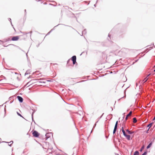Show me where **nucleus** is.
Here are the masks:
<instances>
[{"label": "nucleus", "mask_w": 155, "mask_h": 155, "mask_svg": "<svg viewBox=\"0 0 155 155\" xmlns=\"http://www.w3.org/2000/svg\"><path fill=\"white\" fill-rule=\"evenodd\" d=\"M155 120V117H154V118L153 119V120Z\"/></svg>", "instance_id": "28"}, {"label": "nucleus", "mask_w": 155, "mask_h": 155, "mask_svg": "<svg viewBox=\"0 0 155 155\" xmlns=\"http://www.w3.org/2000/svg\"><path fill=\"white\" fill-rule=\"evenodd\" d=\"M103 114H102V115H101V116H103Z\"/></svg>", "instance_id": "29"}, {"label": "nucleus", "mask_w": 155, "mask_h": 155, "mask_svg": "<svg viewBox=\"0 0 155 155\" xmlns=\"http://www.w3.org/2000/svg\"><path fill=\"white\" fill-rule=\"evenodd\" d=\"M49 144L48 142H45L43 143V148L47 150L48 148H49Z\"/></svg>", "instance_id": "1"}, {"label": "nucleus", "mask_w": 155, "mask_h": 155, "mask_svg": "<svg viewBox=\"0 0 155 155\" xmlns=\"http://www.w3.org/2000/svg\"><path fill=\"white\" fill-rule=\"evenodd\" d=\"M17 98H18V100L20 102H23V98H22V97H21L19 96H17Z\"/></svg>", "instance_id": "9"}, {"label": "nucleus", "mask_w": 155, "mask_h": 155, "mask_svg": "<svg viewBox=\"0 0 155 155\" xmlns=\"http://www.w3.org/2000/svg\"><path fill=\"white\" fill-rule=\"evenodd\" d=\"M132 111H130V112L127 114L126 115H125V114H127L126 113H124V116H131L132 114Z\"/></svg>", "instance_id": "8"}, {"label": "nucleus", "mask_w": 155, "mask_h": 155, "mask_svg": "<svg viewBox=\"0 0 155 155\" xmlns=\"http://www.w3.org/2000/svg\"><path fill=\"white\" fill-rule=\"evenodd\" d=\"M149 129H148L146 131V133L147 134H148L149 133Z\"/></svg>", "instance_id": "24"}, {"label": "nucleus", "mask_w": 155, "mask_h": 155, "mask_svg": "<svg viewBox=\"0 0 155 155\" xmlns=\"http://www.w3.org/2000/svg\"><path fill=\"white\" fill-rule=\"evenodd\" d=\"M117 127L114 126V130H113V133L114 134L115 133L116 131L117 130Z\"/></svg>", "instance_id": "14"}, {"label": "nucleus", "mask_w": 155, "mask_h": 155, "mask_svg": "<svg viewBox=\"0 0 155 155\" xmlns=\"http://www.w3.org/2000/svg\"><path fill=\"white\" fill-rule=\"evenodd\" d=\"M117 124H118V121H117L116 123L115 124V126L117 127Z\"/></svg>", "instance_id": "22"}, {"label": "nucleus", "mask_w": 155, "mask_h": 155, "mask_svg": "<svg viewBox=\"0 0 155 155\" xmlns=\"http://www.w3.org/2000/svg\"><path fill=\"white\" fill-rule=\"evenodd\" d=\"M155 67V66H154V67Z\"/></svg>", "instance_id": "34"}, {"label": "nucleus", "mask_w": 155, "mask_h": 155, "mask_svg": "<svg viewBox=\"0 0 155 155\" xmlns=\"http://www.w3.org/2000/svg\"><path fill=\"white\" fill-rule=\"evenodd\" d=\"M52 133H47L45 134V138L46 140H47L48 138H49L50 137L51 135H52Z\"/></svg>", "instance_id": "4"}, {"label": "nucleus", "mask_w": 155, "mask_h": 155, "mask_svg": "<svg viewBox=\"0 0 155 155\" xmlns=\"http://www.w3.org/2000/svg\"><path fill=\"white\" fill-rule=\"evenodd\" d=\"M122 131L123 133V135L126 133L125 131H124L123 127H122L121 128Z\"/></svg>", "instance_id": "17"}, {"label": "nucleus", "mask_w": 155, "mask_h": 155, "mask_svg": "<svg viewBox=\"0 0 155 155\" xmlns=\"http://www.w3.org/2000/svg\"><path fill=\"white\" fill-rule=\"evenodd\" d=\"M53 149V148L52 147L49 145V148H48L47 150L50 153L52 151V150Z\"/></svg>", "instance_id": "7"}, {"label": "nucleus", "mask_w": 155, "mask_h": 155, "mask_svg": "<svg viewBox=\"0 0 155 155\" xmlns=\"http://www.w3.org/2000/svg\"><path fill=\"white\" fill-rule=\"evenodd\" d=\"M121 117H120L119 119H120L121 118Z\"/></svg>", "instance_id": "30"}, {"label": "nucleus", "mask_w": 155, "mask_h": 155, "mask_svg": "<svg viewBox=\"0 0 155 155\" xmlns=\"http://www.w3.org/2000/svg\"><path fill=\"white\" fill-rule=\"evenodd\" d=\"M23 118H24V117H22Z\"/></svg>", "instance_id": "33"}, {"label": "nucleus", "mask_w": 155, "mask_h": 155, "mask_svg": "<svg viewBox=\"0 0 155 155\" xmlns=\"http://www.w3.org/2000/svg\"><path fill=\"white\" fill-rule=\"evenodd\" d=\"M92 130L91 131V132H92Z\"/></svg>", "instance_id": "31"}, {"label": "nucleus", "mask_w": 155, "mask_h": 155, "mask_svg": "<svg viewBox=\"0 0 155 155\" xmlns=\"http://www.w3.org/2000/svg\"><path fill=\"white\" fill-rule=\"evenodd\" d=\"M137 122V120L135 117H134L133 118V122L134 123H135Z\"/></svg>", "instance_id": "16"}, {"label": "nucleus", "mask_w": 155, "mask_h": 155, "mask_svg": "<svg viewBox=\"0 0 155 155\" xmlns=\"http://www.w3.org/2000/svg\"><path fill=\"white\" fill-rule=\"evenodd\" d=\"M8 145L10 147H11V145L13 143V141H11L10 142H8Z\"/></svg>", "instance_id": "18"}, {"label": "nucleus", "mask_w": 155, "mask_h": 155, "mask_svg": "<svg viewBox=\"0 0 155 155\" xmlns=\"http://www.w3.org/2000/svg\"><path fill=\"white\" fill-rule=\"evenodd\" d=\"M33 136L36 137H39V133L36 130H34L32 133Z\"/></svg>", "instance_id": "2"}, {"label": "nucleus", "mask_w": 155, "mask_h": 155, "mask_svg": "<svg viewBox=\"0 0 155 155\" xmlns=\"http://www.w3.org/2000/svg\"><path fill=\"white\" fill-rule=\"evenodd\" d=\"M124 117H122L121 119H122V120L124 119Z\"/></svg>", "instance_id": "26"}, {"label": "nucleus", "mask_w": 155, "mask_h": 155, "mask_svg": "<svg viewBox=\"0 0 155 155\" xmlns=\"http://www.w3.org/2000/svg\"><path fill=\"white\" fill-rule=\"evenodd\" d=\"M128 117H125V120H124L123 122H124V121H126L127 120Z\"/></svg>", "instance_id": "21"}, {"label": "nucleus", "mask_w": 155, "mask_h": 155, "mask_svg": "<svg viewBox=\"0 0 155 155\" xmlns=\"http://www.w3.org/2000/svg\"><path fill=\"white\" fill-rule=\"evenodd\" d=\"M19 38V36H15L13 37L12 38V40L13 41H18Z\"/></svg>", "instance_id": "3"}, {"label": "nucleus", "mask_w": 155, "mask_h": 155, "mask_svg": "<svg viewBox=\"0 0 155 155\" xmlns=\"http://www.w3.org/2000/svg\"><path fill=\"white\" fill-rule=\"evenodd\" d=\"M76 57L75 56H74L72 57V61L73 64H75L76 62Z\"/></svg>", "instance_id": "5"}, {"label": "nucleus", "mask_w": 155, "mask_h": 155, "mask_svg": "<svg viewBox=\"0 0 155 155\" xmlns=\"http://www.w3.org/2000/svg\"><path fill=\"white\" fill-rule=\"evenodd\" d=\"M126 131L129 134H132L134 133V131H131L129 130L128 129L126 130Z\"/></svg>", "instance_id": "10"}, {"label": "nucleus", "mask_w": 155, "mask_h": 155, "mask_svg": "<svg viewBox=\"0 0 155 155\" xmlns=\"http://www.w3.org/2000/svg\"><path fill=\"white\" fill-rule=\"evenodd\" d=\"M18 115L20 116H22L21 115V114H20L19 113H18V112H17Z\"/></svg>", "instance_id": "23"}, {"label": "nucleus", "mask_w": 155, "mask_h": 155, "mask_svg": "<svg viewBox=\"0 0 155 155\" xmlns=\"http://www.w3.org/2000/svg\"><path fill=\"white\" fill-rule=\"evenodd\" d=\"M97 122H98V121H97L96 122V123L94 124V126L93 127H94L96 126V123H97Z\"/></svg>", "instance_id": "25"}, {"label": "nucleus", "mask_w": 155, "mask_h": 155, "mask_svg": "<svg viewBox=\"0 0 155 155\" xmlns=\"http://www.w3.org/2000/svg\"><path fill=\"white\" fill-rule=\"evenodd\" d=\"M147 153V151H146L144 152L142 154V155H146Z\"/></svg>", "instance_id": "20"}, {"label": "nucleus", "mask_w": 155, "mask_h": 155, "mask_svg": "<svg viewBox=\"0 0 155 155\" xmlns=\"http://www.w3.org/2000/svg\"><path fill=\"white\" fill-rule=\"evenodd\" d=\"M153 123L152 122V123H150V124H148L147 126V127H149V128L148 129H150V128L152 126L153 124Z\"/></svg>", "instance_id": "13"}, {"label": "nucleus", "mask_w": 155, "mask_h": 155, "mask_svg": "<svg viewBox=\"0 0 155 155\" xmlns=\"http://www.w3.org/2000/svg\"><path fill=\"white\" fill-rule=\"evenodd\" d=\"M144 145L141 148L140 151V152H142L143 150L144 149Z\"/></svg>", "instance_id": "19"}, {"label": "nucleus", "mask_w": 155, "mask_h": 155, "mask_svg": "<svg viewBox=\"0 0 155 155\" xmlns=\"http://www.w3.org/2000/svg\"><path fill=\"white\" fill-rule=\"evenodd\" d=\"M139 154V152L138 151H136L134 152L133 155H138Z\"/></svg>", "instance_id": "15"}, {"label": "nucleus", "mask_w": 155, "mask_h": 155, "mask_svg": "<svg viewBox=\"0 0 155 155\" xmlns=\"http://www.w3.org/2000/svg\"><path fill=\"white\" fill-rule=\"evenodd\" d=\"M150 74H148L147 76L144 79L143 81L144 82H146L147 80L148 79V78H147V77L149 76V75H150Z\"/></svg>", "instance_id": "11"}, {"label": "nucleus", "mask_w": 155, "mask_h": 155, "mask_svg": "<svg viewBox=\"0 0 155 155\" xmlns=\"http://www.w3.org/2000/svg\"><path fill=\"white\" fill-rule=\"evenodd\" d=\"M152 144V142H151L148 145L147 147V149H148L150 148Z\"/></svg>", "instance_id": "12"}, {"label": "nucleus", "mask_w": 155, "mask_h": 155, "mask_svg": "<svg viewBox=\"0 0 155 155\" xmlns=\"http://www.w3.org/2000/svg\"><path fill=\"white\" fill-rule=\"evenodd\" d=\"M154 71H155V69L154 70Z\"/></svg>", "instance_id": "32"}, {"label": "nucleus", "mask_w": 155, "mask_h": 155, "mask_svg": "<svg viewBox=\"0 0 155 155\" xmlns=\"http://www.w3.org/2000/svg\"><path fill=\"white\" fill-rule=\"evenodd\" d=\"M125 137H126L127 139L128 140H130V135H127L126 133L123 135Z\"/></svg>", "instance_id": "6"}, {"label": "nucleus", "mask_w": 155, "mask_h": 155, "mask_svg": "<svg viewBox=\"0 0 155 155\" xmlns=\"http://www.w3.org/2000/svg\"><path fill=\"white\" fill-rule=\"evenodd\" d=\"M33 117H31V118H32V120H33Z\"/></svg>", "instance_id": "27"}]
</instances>
